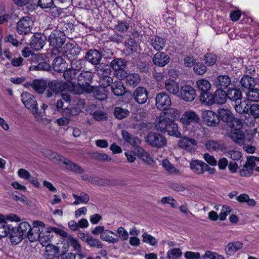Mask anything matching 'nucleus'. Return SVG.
Listing matches in <instances>:
<instances>
[{"mask_svg":"<svg viewBox=\"0 0 259 259\" xmlns=\"http://www.w3.org/2000/svg\"><path fill=\"white\" fill-rule=\"evenodd\" d=\"M218 114L219 120L227 123L232 129L234 128L235 123L237 124L239 122L238 119L235 118L231 111L228 109H219L218 110Z\"/></svg>","mask_w":259,"mask_h":259,"instance_id":"6e6552de","label":"nucleus"},{"mask_svg":"<svg viewBox=\"0 0 259 259\" xmlns=\"http://www.w3.org/2000/svg\"><path fill=\"white\" fill-rule=\"evenodd\" d=\"M180 95L181 98L185 101L191 102L196 97V90L192 85L186 84L181 87Z\"/></svg>","mask_w":259,"mask_h":259,"instance_id":"ddd939ff","label":"nucleus"},{"mask_svg":"<svg viewBox=\"0 0 259 259\" xmlns=\"http://www.w3.org/2000/svg\"><path fill=\"white\" fill-rule=\"evenodd\" d=\"M60 252V248L54 245L48 244L46 246L44 256L46 259H54Z\"/></svg>","mask_w":259,"mask_h":259,"instance_id":"c756f323","label":"nucleus"},{"mask_svg":"<svg viewBox=\"0 0 259 259\" xmlns=\"http://www.w3.org/2000/svg\"><path fill=\"white\" fill-rule=\"evenodd\" d=\"M253 170L250 166L245 163L240 170V174L241 176L249 177L252 175Z\"/></svg>","mask_w":259,"mask_h":259,"instance_id":"774afa93","label":"nucleus"},{"mask_svg":"<svg viewBox=\"0 0 259 259\" xmlns=\"http://www.w3.org/2000/svg\"><path fill=\"white\" fill-rule=\"evenodd\" d=\"M245 94L246 99L248 102H259V89L253 87L247 90Z\"/></svg>","mask_w":259,"mask_h":259,"instance_id":"37998d69","label":"nucleus"},{"mask_svg":"<svg viewBox=\"0 0 259 259\" xmlns=\"http://www.w3.org/2000/svg\"><path fill=\"white\" fill-rule=\"evenodd\" d=\"M66 40V36L64 30L54 29L48 37V41L50 46L53 47V51L59 52V49L64 45Z\"/></svg>","mask_w":259,"mask_h":259,"instance_id":"20e7f679","label":"nucleus"},{"mask_svg":"<svg viewBox=\"0 0 259 259\" xmlns=\"http://www.w3.org/2000/svg\"><path fill=\"white\" fill-rule=\"evenodd\" d=\"M96 66L95 69L98 75L102 76V78L109 76L111 72L110 65L100 64Z\"/></svg>","mask_w":259,"mask_h":259,"instance_id":"a18cd8bd","label":"nucleus"},{"mask_svg":"<svg viewBox=\"0 0 259 259\" xmlns=\"http://www.w3.org/2000/svg\"><path fill=\"white\" fill-rule=\"evenodd\" d=\"M110 89L116 96H122L125 92V88L120 81H116L111 84Z\"/></svg>","mask_w":259,"mask_h":259,"instance_id":"e433bc0d","label":"nucleus"},{"mask_svg":"<svg viewBox=\"0 0 259 259\" xmlns=\"http://www.w3.org/2000/svg\"><path fill=\"white\" fill-rule=\"evenodd\" d=\"M126 66L127 61L122 58H115L110 63V67L114 70L115 76L119 80L125 78Z\"/></svg>","mask_w":259,"mask_h":259,"instance_id":"39448f33","label":"nucleus"},{"mask_svg":"<svg viewBox=\"0 0 259 259\" xmlns=\"http://www.w3.org/2000/svg\"><path fill=\"white\" fill-rule=\"evenodd\" d=\"M30 85L36 93L42 94L46 89L47 81L43 79H36L32 81Z\"/></svg>","mask_w":259,"mask_h":259,"instance_id":"bb28decb","label":"nucleus"},{"mask_svg":"<svg viewBox=\"0 0 259 259\" xmlns=\"http://www.w3.org/2000/svg\"><path fill=\"white\" fill-rule=\"evenodd\" d=\"M166 91L173 95H177L180 92L179 84L174 80H167L165 83Z\"/></svg>","mask_w":259,"mask_h":259,"instance_id":"79ce46f5","label":"nucleus"},{"mask_svg":"<svg viewBox=\"0 0 259 259\" xmlns=\"http://www.w3.org/2000/svg\"><path fill=\"white\" fill-rule=\"evenodd\" d=\"M52 67L55 71L61 73L67 68L68 64L64 58L59 56L54 59Z\"/></svg>","mask_w":259,"mask_h":259,"instance_id":"4be33fe9","label":"nucleus"},{"mask_svg":"<svg viewBox=\"0 0 259 259\" xmlns=\"http://www.w3.org/2000/svg\"><path fill=\"white\" fill-rule=\"evenodd\" d=\"M149 92L146 88L143 87H138L135 89L132 97L136 103L139 104H144L146 103L148 99Z\"/></svg>","mask_w":259,"mask_h":259,"instance_id":"f8f14e48","label":"nucleus"},{"mask_svg":"<svg viewBox=\"0 0 259 259\" xmlns=\"http://www.w3.org/2000/svg\"><path fill=\"white\" fill-rule=\"evenodd\" d=\"M130 23L126 20H117L114 29L121 33L126 32L130 28Z\"/></svg>","mask_w":259,"mask_h":259,"instance_id":"3c124183","label":"nucleus"},{"mask_svg":"<svg viewBox=\"0 0 259 259\" xmlns=\"http://www.w3.org/2000/svg\"><path fill=\"white\" fill-rule=\"evenodd\" d=\"M196 84L198 92L200 93L209 91L211 88L210 82L206 79H199L196 81Z\"/></svg>","mask_w":259,"mask_h":259,"instance_id":"de8ad7c7","label":"nucleus"},{"mask_svg":"<svg viewBox=\"0 0 259 259\" xmlns=\"http://www.w3.org/2000/svg\"><path fill=\"white\" fill-rule=\"evenodd\" d=\"M63 72L64 79L66 80L67 81L70 82L74 87L76 82L73 80H77V75L79 73V70L73 68H67L65 71H64Z\"/></svg>","mask_w":259,"mask_h":259,"instance_id":"393cba45","label":"nucleus"},{"mask_svg":"<svg viewBox=\"0 0 259 259\" xmlns=\"http://www.w3.org/2000/svg\"><path fill=\"white\" fill-rule=\"evenodd\" d=\"M182 252L180 248H175L169 250L167 253V256L168 259H177L181 256Z\"/></svg>","mask_w":259,"mask_h":259,"instance_id":"e2e57ef3","label":"nucleus"},{"mask_svg":"<svg viewBox=\"0 0 259 259\" xmlns=\"http://www.w3.org/2000/svg\"><path fill=\"white\" fill-rule=\"evenodd\" d=\"M206 149L210 151H221L226 152L227 148L223 141H215L213 140L207 141L205 144Z\"/></svg>","mask_w":259,"mask_h":259,"instance_id":"aec40b11","label":"nucleus"},{"mask_svg":"<svg viewBox=\"0 0 259 259\" xmlns=\"http://www.w3.org/2000/svg\"><path fill=\"white\" fill-rule=\"evenodd\" d=\"M142 241L150 244L151 245L155 246L157 244V240L151 235L144 233L142 234Z\"/></svg>","mask_w":259,"mask_h":259,"instance_id":"338daca9","label":"nucleus"},{"mask_svg":"<svg viewBox=\"0 0 259 259\" xmlns=\"http://www.w3.org/2000/svg\"><path fill=\"white\" fill-rule=\"evenodd\" d=\"M227 92L228 99L234 102L241 98H242V93L241 91L237 88H229L228 89Z\"/></svg>","mask_w":259,"mask_h":259,"instance_id":"f704fd0d","label":"nucleus"},{"mask_svg":"<svg viewBox=\"0 0 259 259\" xmlns=\"http://www.w3.org/2000/svg\"><path fill=\"white\" fill-rule=\"evenodd\" d=\"M247 114L251 115L254 118H259V103L250 104Z\"/></svg>","mask_w":259,"mask_h":259,"instance_id":"6e6d98bb","label":"nucleus"},{"mask_svg":"<svg viewBox=\"0 0 259 259\" xmlns=\"http://www.w3.org/2000/svg\"><path fill=\"white\" fill-rule=\"evenodd\" d=\"M91 93H93L96 99L103 101L107 98L109 91L105 87L100 85L93 86V91L91 92Z\"/></svg>","mask_w":259,"mask_h":259,"instance_id":"b1692460","label":"nucleus"},{"mask_svg":"<svg viewBox=\"0 0 259 259\" xmlns=\"http://www.w3.org/2000/svg\"><path fill=\"white\" fill-rule=\"evenodd\" d=\"M47 40V37L44 33L37 32L32 36L29 45L32 49L38 51L43 48Z\"/></svg>","mask_w":259,"mask_h":259,"instance_id":"9d476101","label":"nucleus"},{"mask_svg":"<svg viewBox=\"0 0 259 259\" xmlns=\"http://www.w3.org/2000/svg\"><path fill=\"white\" fill-rule=\"evenodd\" d=\"M68 240L71 246L77 251V253L81 257H84L85 255L82 254L81 247L78 240L72 236H69Z\"/></svg>","mask_w":259,"mask_h":259,"instance_id":"8fccbe9b","label":"nucleus"},{"mask_svg":"<svg viewBox=\"0 0 259 259\" xmlns=\"http://www.w3.org/2000/svg\"><path fill=\"white\" fill-rule=\"evenodd\" d=\"M214 97L215 104L220 105L225 104L228 99L227 92H225L224 89H217L214 92Z\"/></svg>","mask_w":259,"mask_h":259,"instance_id":"4c0bfd02","label":"nucleus"},{"mask_svg":"<svg viewBox=\"0 0 259 259\" xmlns=\"http://www.w3.org/2000/svg\"><path fill=\"white\" fill-rule=\"evenodd\" d=\"M116 234L117 235L118 242H119L120 240L121 241H126L128 239V233L122 227H120L117 229Z\"/></svg>","mask_w":259,"mask_h":259,"instance_id":"bf43d9fd","label":"nucleus"},{"mask_svg":"<svg viewBox=\"0 0 259 259\" xmlns=\"http://www.w3.org/2000/svg\"><path fill=\"white\" fill-rule=\"evenodd\" d=\"M157 131L162 133L167 132L168 135L176 138H181V133L178 131V126L177 123L165 115L160 116L157 123L155 124Z\"/></svg>","mask_w":259,"mask_h":259,"instance_id":"f03ea898","label":"nucleus"},{"mask_svg":"<svg viewBox=\"0 0 259 259\" xmlns=\"http://www.w3.org/2000/svg\"><path fill=\"white\" fill-rule=\"evenodd\" d=\"M135 153L147 164L151 165L154 162L150 154L141 147H138Z\"/></svg>","mask_w":259,"mask_h":259,"instance_id":"ea45409f","label":"nucleus"},{"mask_svg":"<svg viewBox=\"0 0 259 259\" xmlns=\"http://www.w3.org/2000/svg\"><path fill=\"white\" fill-rule=\"evenodd\" d=\"M204 58L205 63L208 66H213L217 60V55L213 53H207Z\"/></svg>","mask_w":259,"mask_h":259,"instance_id":"13d9d810","label":"nucleus"},{"mask_svg":"<svg viewBox=\"0 0 259 259\" xmlns=\"http://www.w3.org/2000/svg\"><path fill=\"white\" fill-rule=\"evenodd\" d=\"M162 165L170 174H180V169L176 168L167 159L162 160Z\"/></svg>","mask_w":259,"mask_h":259,"instance_id":"603ef678","label":"nucleus"},{"mask_svg":"<svg viewBox=\"0 0 259 259\" xmlns=\"http://www.w3.org/2000/svg\"><path fill=\"white\" fill-rule=\"evenodd\" d=\"M180 140L178 142V146L182 149H185L189 152L194 151L195 149L193 146L197 145V142L193 138L184 136L180 138Z\"/></svg>","mask_w":259,"mask_h":259,"instance_id":"f3484780","label":"nucleus"},{"mask_svg":"<svg viewBox=\"0 0 259 259\" xmlns=\"http://www.w3.org/2000/svg\"><path fill=\"white\" fill-rule=\"evenodd\" d=\"M30 70L35 71H46L52 70V66L46 61L39 62L37 65H32L30 67Z\"/></svg>","mask_w":259,"mask_h":259,"instance_id":"49530a36","label":"nucleus"},{"mask_svg":"<svg viewBox=\"0 0 259 259\" xmlns=\"http://www.w3.org/2000/svg\"><path fill=\"white\" fill-rule=\"evenodd\" d=\"M94 75L91 71L83 70L77 75V84L78 89L76 93L81 94L83 93H91L93 91L92 82Z\"/></svg>","mask_w":259,"mask_h":259,"instance_id":"7ed1b4c3","label":"nucleus"},{"mask_svg":"<svg viewBox=\"0 0 259 259\" xmlns=\"http://www.w3.org/2000/svg\"><path fill=\"white\" fill-rule=\"evenodd\" d=\"M101 239L112 244L118 242L117 234L107 229H106L105 232L101 234Z\"/></svg>","mask_w":259,"mask_h":259,"instance_id":"c9c22d12","label":"nucleus"},{"mask_svg":"<svg viewBox=\"0 0 259 259\" xmlns=\"http://www.w3.org/2000/svg\"><path fill=\"white\" fill-rule=\"evenodd\" d=\"M230 138L236 144L240 145L244 142L245 135L243 131L239 128H235L230 134Z\"/></svg>","mask_w":259,"mask_h":259,"instance_id":"c85d7f7f","label":"nucleus"},{"mask_svg":"<svg viewBox=\"0 0 259 259\" xmlns=\"http://www.w3.org/2000/svg\"><path fill=\"white\" fill-rule=\"evenodd\" d=\"M9 235L12 243L15 244L20 243L24 238L17 227L10 228Z\"/></svg>","mask_w":259,"mask_h":259,"instance_id":"72a5a7b5","label":"nucleus"},{"mask_svg":"<svg viewBox=\"0 0 259 259\" xmlns=\"http://www.w3.org/2000/svg\"><path fill=\"white\" fill-rule=\"evenodd\" d=\"M32 21L29 17L22 18L17 23V30L20 34H25L30 31Z\"/></svg>","mask_w":259,"mask_h":259,"instance_id":"4468645a","label":"nucleus"},{"mask_svg":"<svg viewBox=\"0 0 259 259\" xmlns=\"http://www.w3.org/2000/svg\"><path fill=\"white\" fill-rule=\"evenodd\" d=\"M199 99L200 102L207 105H212L215 104L214 93H210L209 91L200 93Z\"/></svg>","mask_w":259,"mask_h":259,"instance_id":"a19ab883","label":"nucleus"},{"mask_svg":"<svg viewBox=\"0 0 259 259\" xmlns=\"http://www.w3.org/2000/svg\"><path fill=\"white\" fill-rule=\"evenodd\" d=\"M125 75L124 79H125V83L127 86L134 88L141 82V76L138 73H130L127 74L126 72Z\"/></svg>","mask_w":259,"mask_h":259,"instance_id":"5701e85b","label":"nucleus"},{"mask_svg":"<svg viewBox=\"0 0 259 259\" xmlns=\"http://www.w3.org/2000/svg\"><path fill=\"white\" fill-rule=\"evenodd\" d=\"M33 225L32 231L34 233L30 236L29 241L33 242L38 240L43 246L47 245L53 237L52 232H48V227L46 228V225L41 221H34Z\"/></svg>","mask_w":259,"mask_h":259,"instance_id":"f257e3e1","label":"nucleus"},{"mask_svg":"<svg viewBox=\"0 0 259 259\" xmlns=\"http://www.w3.org/2000/svg\"><path fill=\"white\" fill-rule=\"evenodd\" d=\"M202 117L204 122L208 126H215L220 122L218 114L211 110H206L203 112Z\"/></svg>","mask_w":259,"mask_h":259,"instance_id":"2eb2a0df","label":"nucleus"},{"mask_svg":"<svg viewBox=\"0 0 259 259\" xmlns=\"http://www.w3.org/2000/svg\"><path fill=\"white\" fill-rule=\"evenodd\" d=\"M48 86L50 87L57 94H59L68 88V84L66 82L59 80H52L47 82Z\"/></svg>","mask_w":259,"mask_h":259,"instance_id":"412c9836","label":"nucleus"},{"mask_svg":"<svg viewBox=\"0 0 259 259\" xmlns=\"http://www.w3.org/2000/svg\"><path fill=\"white\" fill-rule=\"evenodd\" d=\"M213 84L217 89H227L232 85L231 79L228 75H220L214 78Z\"/></svg>","mask_w":259,"mask_h":259,"instance_id":"a211bd4d","label":"nucleus"},{"mask_svg":"<svg viewBox=\"0 0 259 259\" xmlns=\"http://www.w3.org/2000/svg\"><path fill=\"white\" fill-rule=\"evenodd\" d=\"M127 109L120 107H116L114 110V115L117 119H122L125 118L128 114Z\"/></svg>","mask_w":259,"mask_h":259,"instance_id":"864d4df0","label":"nucleus"},{"mask_svg":"<svg viewBox=\"0 0 259 259\" xmlns=\"http://www.w3.org/2000/svg\"><path fill=\"white\" fill-rule=\"evenodd\" d=\"M102 57L103 55L100 50L90 49L87 51L84 59L89 63L96 66L100 64Z\"/></svg>","mask_w":259,"mask_h":259,"instance_id":"9b49d317","label":"nucleus"},{"mask_svg":"<svg viewBox=\"0 0 259 259\" xmlns=\"http://www.w3.org/2000/svg\"><path fill=\"white\" fill-rule=\"evenodd\" d=\"M66 50H64L66 53L71 55L73 57H76L80 53L81 48L77 45H74L71 43H67L65 45Z\"/></svg>","mask_w":259,"mask_h":259,"instance_id":"09e8293b","label":"nucleus"},{"mask_svg":"<svg viewBox=\"0 0 259 259\" xmlns=\"http://www.w3.org/2000/svg\"><path fill=\"white\" fill-rule=\"evenodd\" d=\"M126 50L128 54H134L137 52L138 45L134 38L130 37L125 42Z\"/></svg>","mask_w":259,"mask_h":259,"instance_id":"c03bdc74","label":"nucleus"},{"mask_svg":"<svg viewBox=\"0 0 259 259\" xmlns=\"http://www.w3.org/2000/svg\"><path fill=\"white\" fill-rule=\"evenodd\" d=\"M89 246L100 249L103 247V244L98 239L93 237L91 235L85 242Z\"/></svg>","mask_w":259,"mask_h":259,"instance_id":"5fc2aeb1","label":"nucleus"},{"mask_svg":"<svg viewBox=\"0 0 259 259\" xmlns=\"http://www.w3.org/2000/svg\"><path fill=\"white\" fill-rule=\"evenodd\" d=\"M180 121L183 124L188 125L191 123H198L200 118L195 112L188 111L183 114Z\"/></svg>","mask_w":259,"mask_h":259,"instance_id":"6ab92c4d","label":"nucleus"},{"mask_svg":"<svg viewBox=\"0 0 259 259\" xmlns=\"http://www.w3.org/2000/svg\"><path fill=\"white\" fill-rule=\"evenodd\" d=\"M233 105L237 112L240 114L248 113L250 105L245 100H242V98L235 102Z\"/></svg>","mask_w":259,"mask_h":259,"instance_id":"2f4dec72","label":"nucleus"},{"mask_svg":"<svg viewBox=\"0 0 259 259\" xmlns=\"http://www.w3.org/2000/svg\"><path fill=\"white\" fill-rule=\"evenodd\" d=\"M91 114L97 121L106 120L107 119V114L100 109L93 112Z\"/></svg>","mask_w":259,"mask_h":259,"instance_id":"4d7b16f0","label":"nucleus"},{"mask_svg":"<svg viewBox=\"0 0 259 259\" xmlns=\"http://www.w3.org/2000/svg\"><path fill=\"white\" fill-rule=\"evenodd\" d=\"M201 162L202 161L195 160L190 162V166L191 169L197 174L201 175Z\"/></svg>","mask_w":259,"mask_h":259,"instance_id":"0e129e2a","label":"nucleus"},{"mask_svg":"<svg viewBox=\"0 0 259 259\" xmlns=\"http://www.w3.org/2000/svg\"><path fill=\"white\" fill-rule=\"evenodd\" d=\"M146 141L149 145L156 148H162L166 144L165 138L155 132H149L146 137Z\"/></svg>","mask_w":259,"mask_h":259,"instance_id":"0eeeda50","label":"nucleus"},{"mask_svg":"<svg viewBox=\"0 0 259 259\" xmlns=\"http://www.w3.org/2000/svg\"><path fill=\"white\" fill-rule=\"evenodd\" d=\"M171 105V100L169 96L165 92L158 93L155 97V106L160 111L169 109Z\"/></svg>","mask_w":259,"mask_h":259,"instance_id":"1a4fd4ad","label":"nucleus"},{"mask_svg":"<svg viewBox=\"0 0 259 259\" xmlns=\"http://www.w3.org/2000/svg\"><path fill=\"white\" fill-rule=\"evenodd\" d=\"M124 38V37L123 35L118 32H115L108 37V40L117 44H119L123 42Z\"/></svg>","mask_w":259,"mask_h":259,"instance_id":"052dcab7","label":"nucleus"},{"mask_svg":"<svg viewBox=\"0 0 259 259\" xmlns=\"http://www.w3.org/2000/svg\"><path fill=\"white\" fill-rule=\"evenodd\" d=\"M240 83L243 88L247 89V90L255 87L256 80L255 79L248 75H243L241 78Z\"/></svg>","mask_w":259,"mask_h":259,"instance_id":"58836bf2","label":"nucleus"},{"mask_svg":"<svg viewBox=\"0 0 259 259\" xmlns=\"http://www.w3.org/2000/svg\"><path fill=\"white\" fill-rule=\"evenodd\" d=\"M243 246V243L240 241H233L229 243L225 248V252L228 256H232L238 250L241 249Z\"/></svg>","mask_w":259,"mask_h":259,"instance_id":"a878e982","label":"nucleus"},{"mask_svg":"<svg viewBox=\"0 0 259 259\" xmlns=\"http://www.w3.org/2000/svg\"><path fill=\"white\" fill-rule=\"evenodd\" d=\"M62 161L66 165V168L68 170L78 174H82L84 172V169L82 167L69 159L64 158Z\"/></svg>","mask_w":259,"mask_h":259,"instance_id":"473e14b6","label":"nucleus"},{"mask_svg":"<svg viewBox=\"0 0 259 259\" xmlns=\"http://www.w3.org/2000/svg\"><path fill=\"white\" fill-rule=\"evenodd\" d=\"M94 159L101 161L109 162L112 160L111 157L109 156L107 154L95 152L93 154Z\"/></svg>","mask_w":259,"mask_h":259,"instance_id":"69168bd1","label":"nucleus"},{"mask_svg":"<svg viewBox=\"0 0 259 259\" xmlns=\"http://www.w3.org/2000/svg\"><path fill=\"white\" fill-rule=\"evenodd\" d=\"M170 60V57L167 54L160 51L156 53L152 58L153 64L159 67H163L166 66L168 64Z\"/></svg>","mask_w":259,"mask_h":259,"instance_id":"dca6fc26","label":"nucleus"},{"mask_svg":"<svg viewBox=\"0 0 259 259\" xmlns=\"http://www.w3.org/2000/svg\"><path fill=\"white\" fill-rule=\"evenodd\" d=\"M17 228L21 233L23 236L24 238H28L29 240L30 236L34 233L33 231H32L33 226L31 227L29 224L27 222L20 223Z\"/></svg>","mask_w":259,"mask_h":259,"instance_id":"cd10ccee","label":"nucleus"},{"mask_svg":"<svg viewBox=\"0 0 259 259\" xmlns=\"http://www.w3.org/2000/svg\"><path fill=\"white\" fill-rule=\"evenodd\" d=\"M166 40L165 39L155 35L150 38V44L155 50L160 51L163 49L165 46Z\"/></svg>","mask_w":259,"mask_h":259,"instance_id":"7c9ffc66","label":"nucleus"},{"mask_svg":"<svg viewBox=\"0 0 259 259\" xmlns=\"http://www.w3.org/2000/svg\"><path fill=\"white\" fill-rule=\"evenodd\" d=\"M193 70L196 74L203 75L206 72L207 68L202 62H197L194 65Z\"/></svg>","mask_w":259,"mask_h":259,"instance_id":"680f3d73","label":"nucleus"},{"mask_svg":"<svg viewBox=\"0 0 259 259\" xmlns=\"http://www.w3.org/2000/svg\"><path fill=\"white\" fill-rule=\"evenodd\" d=\"M21 100L25 107L30 110L35 117L39 115L37 102L34 96L28 92H23L21 95Z\"/></svg>","mask_w":259,"mask_h":259,"instance_id":"423d86ee","label":"nucleus"}]
</instances>
